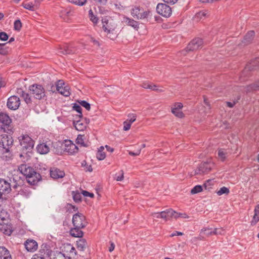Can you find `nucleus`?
I'll return each mask as SVG.
<instances>
[{
  "label": "nucleus",
  "instance_id": "nucleus-1",
  "mask_svg": "<svg viewBox=\"0 0 259 259\" xmlns=\"http://www.w3.org/2000/svg\"><path fill=\"white\" fill-rule=\"evenodd\" d=\"M20 172L25 176L27 182L31 185H35L41 180L40 174L37 172L32 167L22 164L19 166Z\"/></svg>",
  "mask_w": 259,
  "mask_h": 259
},
{
  "label": "nucleus",
  "instance_id": "nucleus-2",
  "mask_svg": "<svg viewBox=\"0 0 259 259\" xmlns=\"http://www.w3.org/2000/svg\"><path fill=\"white\" fill-rule=\"evenodd\" d=\"M11 122V119L7 114L0 113V133H13Z\"/></svg>",
  "mask_w": 259,
  "mask_h": 259
},
{
  "label": "nucleus",
  "instance_id": "nucleus-3",
  "mask_svg": "<svg viewBox=\"0 0 259 259\" xmlns=\"http://www.w3.org/2000/svg\"><path fill=\"white\" fill-rule=\"evenodd\" d=\"M20 144L23 149L27 150L29 152L31 150L34 145V141L27 135H22L18 137Z\"/></svg>",
  "mask_w": 259,
  "mask_h": 259
},
{
  "label": "nucleus",
  "instance_id": "nucleus-4",
  "mask_svg": "<svg viewBox=\"0 0 259 259\" xmlns=\"http://www.w3.org/2000/svg\"><path fill=\"white\" fill-rule=\"evenodd\" d=\"M29 91L30 94L36 99L40 100L46 96L45 89L40 84H33L30 85Z\"/></svg>",
  "mask_w": 259,
  "mask_h": 259
},
{
  "label": "nucleus",
  "instance_id": "nucleus-5",
  "mask_svg": "<svg viewBox=\"0 0 259 259\" xmlns=\"http://www.w3.org/2000/svg\"><path fill=\"white\" fill-rule=\"evenodd\" d=\"M150 13L149 11H144V9L140 7L136 6L131 10V15L137 19L146 18Z\"/></svg>",
  "mask_w": 259,
  "mask_h": 259
},
{
  "label": "nucleus",
  "instance_id": "nucleus-6",
  "mask_svg": "<svg viewBox=\"0 0 259 259\" xmlns=\"http://www.w3.org/2000/svg\"><path fill=\"white\" fill-rule=\"evenodd\" d=\"M72 223L74 227L83 228L87 225L85 217L80 213H76L72 218Z\"/></svg>",
  "mask_w": 259,
  "mask_h": 259
},
{
  "label": "nucleus",
  "instance_id": "nucleus-7",
  "mask_svg": "<svg viewBox=\"0 0 259 259\" xmlns=\"http://www.w3.org/2000/svg\"><path fill=\"white\" fill-rule=\"evenodd\" d=\"M157 12L163 17L167 18L170 16L172 11L171 8L165 4L159 3L156 7Z\"/></svg>",
  "mask_w": 259,
  "mask_h": 259
},
{
  "label": "nucleus",
  "instance_id": "nucleus-8",
  "mask_svg": "<svg viewBox=\"0 0 259 259\" xmlns=\"http://www.w3.org/2000/svg\"><path fill=\"white\" fill-rule=\"evenodd\" d=\"M214 164L211 161L201 162L196 171L197 174L204 175L208 173Z\"/></svg>",
  "mask_w": 259,
  "mask_h": 259
},
{
  "label": "nucleus",
  "instance_id": "nucleus-9",
  "mask_svg": "<svg viewBox=\"0 0 259 259\" xmlns=\"http://www.w3.org/2000/svg\"><path fill=\"white\" fill-rule=\"evenodd\" d=\"M203 45V40L199 37L192 40L186 48V51H194L201 48Z\"/></svg>",
  "mask_w": 259,
  "mask_h": 259
},
{
  "label": "nucleus",
  "instance_id": "nucleus-10",
  "mask_svg": "<svg viewBox=\"0 0 259 259\" xmlns=\"http://www.w3.org/2000/svg\"><path fill=\"white\" fill-rule=\"evenodd\" d=\"M9 135L4 134L1 135L0 139V147L2 149H10L13 144V140L12 136Z\"/></svg>",
  "mask_w": 259,
  "mask_h": 259
},
{
  "label": "nucleus",
  "instance_id": "nucleus-11",
  "mask_svg": "<svg viewBox=\"0 0 259 259\" xmlns=\"http://www.w3.org/2000/svg\"><path fill=\"white\" fill-rule=\"evenodd\" d=\"M52 251L50 245L44 243L41 245L40 248L39 249L38 253L34 255H38V257H42L48 259H51L50 258V256L52 254Z\"/></svg>",
  "mask_w": 259,
  "mask_h": 259
},
{
  "label": "nucleus",
  "instance_id": "nucleus-12",
  "mask_svg": "<svg viewBox=\"0 0 259 259\" xmlns=\"http://www.w3.org/2000/svg\"><path fill=\"white\" fill-rule=\"evenodd\" d=\"M20 105V99L17 96L13 95L8 99L7 106L9 109L15 110L19 108Z\"/></svg>",
  "mask_w": 259,
  "mask_h": 259
},
{
  "label": "nucleus",
  "instance_id": "nucleus-13",
  "mask_svg": "<svg viewBox=\"0 0 259 259\" xmlns=\"http://www.w3.org/2000/svg\"><path fill=\"white\" fill-rule=\"evenodd\" d=\"M64 146V151L70 155H74L78 151V147L71 140H65Z\"/></svg>",
  "mask_w": 259,
  "mask_h": 259
},
{
  "label": "nucleus",
  "instance_id": "nucleus-14",
  "mask_svg": "<svg viewBox=\"0 0 259 259\" xmlns=\"http://www.w3.org/2000/svg\"><path fill=\"white\" fill-rule=\"evenodd\" d=\"M11 191V184L5 179L0 178V198L4 194H8Z\"/></svg>",
  "mask_w": 259,
  "mask_h": 259
},
{
  "label": "nucleus",
  "instance_id": "nucleus-15",
  "mask_svg": "<svg viewBox=\"0 0 259 259\" xmlns=\"http://www.w3.org/2000/svg\"><path fill=\"white\" fill-rule=\"evenodd\" d=\"M102 28L104 32H113L115 31L116 26L112 21H109L107 18L102 19Z\"/></svg>",
  "mask_w": 259,
  "mask_h": 259
},
{
  "label": "nucleus",
  "instance_id": "nucleus-16",
  "mask_svg": "<svg viewBox=\"0 0 259 259\" xmlns=\"http://www.w3.org/2000/svg\"><path fill=\"white\" fill-rule=\"evenodd\" d=\"M26 249L31 252L36 251L38 247V244L36 241L33 239H27L24 243Z\"/></svg>",
  "mask_w": 259,
  "mask_h": 259
},
{
  "label": "nucleus",
  "instance_id": "nucleus-17",
  "mask_svg": "<svg viewBox=\"0 0 259 259\" xmlns=\"http://www.w3.org/2000/svg\"><path fill=\"white\" fill-rule=\"evenodd\" d=\"M76 51V49L72 46L65 45L59 49L58 53L62 55L72 54L75 53Z\"/></svg>",
  "mask_w": 259,
  "mask_h": 259
},
{
  "label": "nucleus",
  "instance_id": "nucleus-18",
  "mask_svg": "<svg viewBox=\"0 0 259 259\" xmlns=\"http://www.w3.org/2000/svg\"><path fill=\"white\" fill-rule=\"evenodd\" d=\"M0 231L4 234L10 236L13 232L12 225L4 221L0 223Z\"/></svg>",
  "mask_w": 259,
  "mask_h": 259
},
{
  "label": "nucleus",
  "instance_id": "nucleus-19",
  "mask_svg": "<svg viewBox=\"0 0 259 259\" xmlns=\"http://www.w3.org/2000/svg\"><path fill=\"white\" fill-rule=\"evenodd\" d=\"M182 107L183 104L181 103H176L171 107V112L177 117L182 118L184 116L183 113L181 111Z\"/></svg>",
  "mask_w": 259,
  "mask_h": 259
},
{
  "label": "nucleus",
  "instance_id": "nucleus-20",
  "mask_svg": "<svg viewBox=\"0 0 259 259\" xmlns=\"http://www.w3.org/2000/svg\"><path fill=\"white\" fill-rule=\"evenodd\" d=\"M49 174L51 177L54 179L62 178L65 176L64 171L57 168H53L50 169Z\"/></svg>",
  "mask_w": 259,
  "mask_h": 259
},
{
  "label": "nucleus",
  "instance_id": "nucleus-21",
  "mask_svg": "<svg viewBox=\"0 0 259 259\" xmlns=\"http://www.w3.org/2000/svg\"><path fill=\"white\" fill-rule=\"evenodd\" d=\"M56 88L57 91L64 96L68 97L70 95V88L67 85L63 83L62 85L60 86L57 84Z\"/></svg>",
  "mask_w": 259,
  "mask_h": 259
},
{
  "label": "nucleus",
  "instance_id": "nucleus-22",
  "mask_svg": "<svg viewBox=\"0 0 259 259\" xmlns=\"http://www.w3.org/2000/svg\"><path fill=\"white\" fill-rule=\"evenodd\" d=\"M123 22L126 25L132 27L136 30H138L139 28V22L128 17L124 16L123 18Z\"/></svg>",
  "mask_w": 259,
  "mask_h": 259
},
{
  "label": "nucleus",
  "instance_id": "nucleus-23",
  "mask_svg": "<svg viewBox=\"0 0 259 259\" xmlns=\"http://www.w3.org/2000/svg\"><path fill=\"white\" fill-rule=\"evenodd\" d=\"M35 170L37 172H38L40 174V176L41 178L44 177L45 175H46L49 172H50V170H49L47 167V166L43 163H39L35 165Z\"/></svg>",
  "mask_w": 259,
  "mask_h": 259
},
{
  "label": "nucleus",
  "instance_id": "nucleus-24",
  "mask_svg": "<svg viewBox=\"0 0 259 259\" xmlns=\"http://www.w3.org/2000/svg\"><path fill=\"white\" fill-rule=\"evenodd\" d=\"M73 124L76 130L79 131H83L87 127L86 123L84 122L82 118L77 120H74Z\"/></svg>",
  "mask_w": 259,
  "mask_h": 259
},
{
  "label": "nucleus",
  "instance_id": "nucleus-25",
  "mask_svg": "<svg viewBox=\"0 0 259 259\" xmlns=\"http://www.w3.org/2000/svg\"><path fill=\"white\" fill-rule=\"evenodd\" d=\"M13 154L10 149L5 148L2 149L1 158L5 161H9L12 159Z\"/></svg>",
  "mask_w": 259,
  "mask_h": 259
},
{
  "label": "nucleus",
  "instance_id": "nucleus-26",
  "mask_svg": "<svg viewBox=\"0 0 259 259\" xmlns=\"http://www.w3.org/2000/svg\"><path fill=\"white\" fill-rule=\"evenodd\" d=\"M37 151L41 154H47L50 151V147L46 143H42L37 145Z\"/></svg>",
  "mask_w": 259,
  "mask_h": 259
},
{
  "label": "nucleus",
  "instance_id": "nucleus-27",
  "mask_svg": "<svg viewBox=\"0 0 259 259\" xmlns=\"http://www.w3.org/2000/svg\"><path fill=\"white\" fill-rule=\"evenodd\" d=\"M0 259H12L9 250L4 246H0Z\"/></svg>",
  "mask_w": 259,
  "mask_h": 259
},
{
  "label": "nucleus",
  "instance_id": "nucleus-28",
  "mask_svg": "<svg viewBox=\"0 0 259 259\" xmlns=\"http://www.w3.org/2000/svg\"><path fill=\"white\" fill-rule=\"evenodd\" d=\"M82 228L74 227L70 230V235L74 237L81 238L83 235V232L80 230Z\"/></svg>",
  "mask_w": 259,
  "mask_h": 259
},
{
  "label": "nucleus",
  "instance_id": "nucleus-29",
  "mask_svg": "<svg viewBox=\"0 0 259 259\" xmlns=\"http://www.w3.org/2000/svg\"><path fill=\"white\" fill-rule=\"evenodd\" d=\"M258 60V59H256L254 61L250 63L249 64L247 65L245 67L242 74H245L247 71L256 69L258 66H256V64L259 62Z\"/></svg>",
  "mask_w": 259,
  "mask_h": 259
},
{
  "label": "nucleus",
  "instance_id": "nucleus-30",
  "mask_svg": "<svg viewBox=\"0 0 259 259\" xmlns=\"http://www.w3.org/2000/svg\"><path fill=\"white\" fill-rule=\"evenodd\" d=\"M38 2L37 0H34V1L27 2L24 1L22 4L23 7L29 11H33L35 10V4Z\"/></svg>",
  "mask_w": 259,
  "mask_h": 259
},
{
  "label": "nucleus",
  "instance_id": "nucleus-31",
  "mask_svg": "<svg viewBox=\"0 0 259 259\" xmlns=\"http://www.w3.org/2000/svg\"><path fill=\"white\" fill-rule=\"evenodd\" d=\"M255 35V32L254 31L251 30L248 31L246 34L244 36L243 40L242 42L245 44H249L252 40L253 39V37Z\"/></svg>",
  "mask_w": 259,
  "mask_h": 259
},
{
  "label": "nucleus",
  "instance_id": "nucleus-32",
  "mask_svg": "<svg viewBox=\"0 0 259 259\" xmlns=\"http://www.w3.org/2000/svg\"><path fill=\"white\" fill-rule=\"evenodd\" d=\"M256 91H259V80L246 87V92L247 93Z\"/></svg>",
  "mask_w": 259,
  "mask_h": 259
},
{
  "label": "nucleus",
  "instance_id": "nucleus-33",
  "mask_svg": "<svg viewBox=\"0 0 259 259\" xmlns=\"http://www.w3.org/2000/svg\"><path fill=\"white\" fill-rule=\"evenodd\" d=\"M142 87L145 89H150L152 91H155L158 92H162L163 91L162 89H159L157 86L152 83H149V82H143L141 85Z\"/></svg>",
  "mask_w": 259,
  "mask_h": 259
},
{
  "label": "nucleus",
  "instance_id": "nucleus-34",
  "mask_svg": "<svg viewBox=\"0 0 259 259\" xmlns=\"http://www.w3.org/2000/svg\"><path fill=\"white\" fill-rule=\"evenodd\" d=\"M254 214L251 222V225H255L259 221V204L256 205L254 209Z\"/></svg>",
  "mask_w": 259,
  "mask_h": 259
},
{
  "label": "nucleus",
  "instance_id": "nucleus-35",
  "mask_svg": "<svg viewBox=\"0 0 259 259\" xmlns=\"http://www.w3.org/2000/svg\"><path fill=\"white\" fill-rule=\"evenodd\" d=\"M104 148L103 146H101L98 149L96 153V157L99 160H102L106 157V154L104 152Z\"/></svg>",
  "mask_w": 259,
  "mask_h": 259
},
{
  "label": "nucleus",
  "instance_id": "nucleus-36",
  "mask_svg": "<svg viewBox=\"0 0 259 259\" xmlns=\"http://www.w3.org/2000/svg\"><path fill=\"white\" fill-rule=\"evenodd\" d=\"M76 244L77 248L81 251L84 250L87 246V241L84 239H80L77 241Z\"/></svg>",
  "mask_w": 259,
  "mask_h": 259
},
{
  "label": "nucleus",
  "instance_id": "nucleus-37",
  "mask_svg": "<svg viewBox=\"0 0 259 259\" xmlns=\"http://www.w3.org/2000/svg\"><path fill=\"white\" fill-rule=\"evenodd\" d=\"M76 143L81 146L87 147L89 145L84 142V135H78L76 139Z\"/></svg>",
  "mask_w": 259,
  "mask_h": 259
},
{
  "label": "nucleus",
  "instance_id": "nucleus-38",
  "mask_svg": "<svg viewBox=\"0 0 259 259\" xmlns=\"http://www.w3.org/2000/svg\"><path fill=\"white\" fill-rule=\"evenodd\" d=\"M72 108L74 110L76 111L78 113V115H77L78 117L79 118H82L83 115L81 105L80 104H77V103H74Z\"/></svg>",
  "mask_w": 259,
  "mask_h": 259
},
{
  "label": "nucleus",
  "instance_id": "nucleus-39",
  "mask_svg": "<svg viewBox=\"0 0 259 259\" xmlns=\"http://www.w3.org/2000/svg\"><path fill=\"white\" fill-rule=\"evenodd\" d=\"M200 234L201 235L209 236L213 235V229L209 228H205L201 229Z\"/></svg>",
  "mask_w": 259,
  "mask_h": 259
},
{
  "label": "nucleus",
  "instance_id": "nucleus-40",
  "mask_svg": "<svg viewBox=\"0 0 259 259\" xmlns=\"http://www.w3.org/2000/svg\"><path fill=\"white\" fill-rule=\"evenodd\" d=\"M218 158L222 161H224L226 159L227 153L223 149H220L218 150Z\"/></svg>",
  "mask_w": 259,
  "mask_h": 259
},
{
  "label": "nucleus",
  "instance_id": "nucleus-41",
  "mask_svg": "<svg viewBox=\"0 0 259 259\" xmlns=\"http://www.w3.org/2000/svg\"><path fill=\"white\" fill-rule=\"evenodd\" d=\"M72 194L73 199L75 202L78 203L81 201L82 196L79 192L78 191H72Z\"/></svg>",
  "mask_w": 259,
  "mask_h": 259
},
{
  "label": "nucleus",
  "instance_id": "nucleus-42",
  "mask_svg": "<svg viewBox=\"0 0 259 259\" xmlns=\"http://www.w3.org/2000/svg\"><path fill=\"white\" fill-rule=\"evenodd\" d=\"M89 17L90 20L94 24H97L98 23L99 19L96 16L94 15L92 9H90L89 11Z\"/></svg>",
  "mask_w": 259,
  "mask_h": 259
},
{
  "label": "nucleus",
  "instance_id": "nucleus-43",
  "mask_svg": "<svg viewBox=\"0 0 259 259\" xmlns=\"http://www.w3.org/2000/svg\"><path fill=\"white\" fill-rule=\"evenodd\" d=\"M165 214H166L167 220H169L170 218H174L176 215V211L172 210V209H167L165 210Z\"/></svg>",
  "mask_w": 259,
  "mask_h": 259
},
{
  "label": "nucleus",
  "instance_id": "nucleus-44",
  "mask_svg": "<svg viewBox=\"0 0 259 259\" xmlns=\"http://www.w3.org/2000/svg\"><path fill=\"white\" fill-rule=\"evenodd\" d=\"M230 192L229 189L226 187H223L220 188V189L217 191V193L219 196H221L223 194L228 195Z\"/></svg>",
  "mask_w": 259,
  "mask_h": 259
},
{
  "label": "nucleus",
  "instance_id": "nucleus-45",
  "mask_svg": "<svg viewBox=\"0 0 259 259\" xmlns=\"http://www.w3.org/2000/svg\"><path fill=\"white\" fill-rule=\"evenodd\" d=\"M202 186L201 185H196L191 190V193L192 194H195L202 191Z\"/></svg>",
  "mask_w": 259,
  "mask_h": 259
},
{
  "label": "nucleus",
  "instance_id": "nucleus-46",
  "mask_svg": "<svg viewBox=\"0 0 259 259\" xmlns=\"http://www.w3.org/2000/svg\"><path fill=\"white\" fill-rule=\"evenodd\" d=\"M51 259H66L65 254L60 251H56L54 253V256Z\"/></svg>",
  "mask_w": 259,
  "mask_h": 259
},
{
  "label": "nucleus",
  "instance_id": "nucleus-47",
  "mask_svg": "<svg viewBox=\"0 0 259 259\" xmlns=\"http://www.w3.org/2000/svg\"><path fill=\"white\" fill-rule=\"evenodd\" d=\"M22 27V23L20 20L18 19L15 21L14 28L15 30L20 31Z\"/></svg>",
  "mask_w": 259,
  "mask_h": 259
},
{
  "label": "nucleus",
  "instance_id": "nucleus-48",
  "mask_svg": "<svg viewBox=\"0 0 259 259\" xmlns=\"http://www.w3.org/2000/svg\"><path fill=\"white\" fill-rule=\"evenodd\" d=\"M69 2L76 5L82 6L87 3V0H69Z\"/></svg>",
  "mask_w": 259,
  "mask_h": 259
},
{
  "label": "nucleus",
  "instance_id": "nucleus-49",
  "mask_svg": "<svg viewBox=\"0 0 259 259\" xmlns=\"http://www.w3.org/2000/svg\"><path fill=\"white\" fill-rule=\"evenodd\" d=\"M78 102L81 106L84 107L88 111L90 110L91 105L89 103L84 100H82L79 101Z\"/></svg>",
  "mask_w": 259,
  "mask_h": 259
},
{
  "label": "nucleus",
  "instance_id": "nucleus-50",
  "mask_svg": "<svg viewBox=\"0 0 259 259\" xmlns=\"http://www.w3.org/2000/svg\"><path fill=\"white\" fill-rule=\"evenodd\" d=\"M114 31H113V32H106L107 36L112 40L115 39L117 37V34Z\"/></svg>",
  "mask_w": 259,
  "mask_h": 259
},
{
  "label": "nucleus",
  "instance_id": "nucleus-51",
  "mask_svg": "<svg viewBox=\"0 0 259 259\" xmlns=\"http://www.w3.org/2000/svg\"><path fill=\"white\" fill-rule=\"evenodd\" d=\"M9 38V35L5 32H0V40L2 41H6Z\"/></svg>",
  "mask_w": 259,
  "mask_h": 259
},
{
  "label": "nucleus",
  "instance_id": "nucleus-52",
  "mask_svg": "<svg viewBox=\"0 0 259 259\" xmlns=\"http://www.w3.org/2000/svg\"><path fill=\"white\" fill-rule=\"evenodd\" d=\"M7 212L4 210L0 211V223L6 221V218L7 217Z\"/></svg>",
  "mask_w": 259,
  "mask_h": 259
},
{
  "label": "nucleus",
  "instance_id": "nucleus-53",
  "mask_svg": "<svg viewBox=\"0 0 259 259\" xmlns=\"http://www.w3.org/2000/svg\"><path fill=\"white\" fill-rule=\"evenodd\" d=\"M136 115L133 113H130L128 115V119L129 122L131 123H133L136 119Z\"/></svg>",
  "mask_w": 259,
  "mask_h": 259
},
{
  "label": "nucleus",
  "instance_id": "nucleus-54",
  "mask_svg": "<svg viewBox=\"0 0 259 259\" xmlns=\"http://www.w3.org/2000/svg\"><path fill=\"white\" fill-rule=\"evenodd\" d=\"M123 170H120L119 171V173L118 174V175L117 174H116L115 175V179L117 181H121L123 180Z\"/></svg>",
  "mask_w": 259,
  "mask_h": 259
},
{
  "label": "nucleus",
  "instance_id": "nucleus-55",
  "mask_svg": "<svg viewBox=\"0 0 259 259\" xmlns=\"http://www.w3.org/2000/svg\"><path fill=\"white\" fill-rule=\"evenodd\" d=\"M178 218H189V216L186 213H179L176 212V215L174 216V218L177 219Z\"/></svg>",
  "mask_w": 259,
  "mask_h": 259
},
{
  "label": "nucleus",
  "instance_id": "nucleus-56",
  "mask_svg": "<svg viewBox=\"0 0 259 259\" xmlns=\"http://www.w3.org/2000/svg\"><path fill=\"white\" fill-rule=\"evenodd\" d=\"M7 43H3L1 44L0 46V54L1 55H6L7 53V50L4 48V47L6 45Z\"/></svg>",
  "mask_w": 259,
  "mask_h": 259
},
{
  "label": "nucleus",
  "instance_id": "nucleus-57",
  "mask_svg": "<svg viewBox=\"0 0 259 259\" xmlns=\"http://www.w3.org/2000/svg\"><path fill=\"white\" fill-rule=\"evenodd\" d=\"M22 97L24 99L27 104L30 103L31 101V98L28 93H25L23 96H22Z\"/></svg>",
  "mask_w": 259,
  "mask_h": 259
},
{
  "label": "nucleus",
  "instance_id": "nucleus-58",
  "mask_svg": "<svg viewBox=\"0 0 259 259\" xmlns=\"http://www.w3.org/2000/svg\"><path fill=\"white\" fill-rule=\"evenodd\" d=\"M132 123L128 122V121H125L123 122V130L128 131L130 129Z\"/></svg>",
  "mask_w": 259,
  "mask_h": 259
},
{
  "label": "nucleus",
  "instance_id": "nucleus-59",
  "mask_svg": "<svg viewBox=\"0 0 259 259\" xmlns=\"http://www.w3.org/2000/svg\"><path fill=\"white\" fill-rule=\"evenodd\" d=\"M67 248L69 250L70 253L72 254V255H76V252L74 247L69 244L67 245Z\"/></svg>",
  "mask_w": 259,
  "mask_h": 259
},
{
  "label": "nucleus",
  "instance_id": "nucleus-60",
  "mask_svg": "<svg viewBox=\"0 0 259 259\" xmlns=\"http://www.w3.org/2000/svg\"><path fill=\"white\" fill-rule=\"evenodd\" d=\"M141 148L138 149L136 151V152H133L131 151H128V154L131 156H135L139 155L141 153Z\"/></svg>",
  "mask_w": 259,
  "mask_h": 259
},
{
  "label": "nucleus",
  "instance_id": "nucleus-61",
  "mask_svg": "<svg viewBox=\"0 0 259 259\" xmlns=\"http://www.w3.org/2000/svg\"><path fill=\"white\" fill-rule=\"evenodd\" d=\"M82 194L85 197H90L91 198H93L94 197V194L93 193H90L85 190H83L82 191Z\"/></svg>",
  "mask_w": 259,
  "mask_h": 259
},
{
  "label": "nucleus",
  "instance_id": "nucleus-62",
  "mask_svg": "<svg viewBox=\"0 0 259 259\" xmlns=\"http://www.w3.org/2000/svg\"><path fill=\"white\" fill-rule=\"evenodd\" d=\"M224 232V230L222 229L214 228L213 229V235L222 234Z\"/></svg>",
  "mask_w": 259,
  "mask_h": 259
},
{
  "label": "nucleus",
  "instance_id": "nucleus-63",
  "mask_svg": "<svg viewBox=\"0 0 259 259\" xmlns=\"http://www.w3.org/2000/svg\"><path fill=\"white\" fill-rule=\"evenodd\" d=\"M207 14V11H200V12L197 13V16L198 17H200V18H202V17H205Z\"/></svg>",
  "mask_w": 259,
  "mask_h": 259
},
{
  "label": "nucleus",
  "instance_id": "nucleus-64",
  "mask_svg": "<svg viewBox=\"0 0 259 259\" xmlns=\"http://www.w3.org/2000/svg\"><path fill=\"white\" fill-rule=\"evenodd\" d=\"M25 92L21 88H18L17 89L16 93L18 95H19L20 97L23 96Z\"/></svg>",
  "mask_w": 259,
  "mask_h": 259
}]
</instances>
